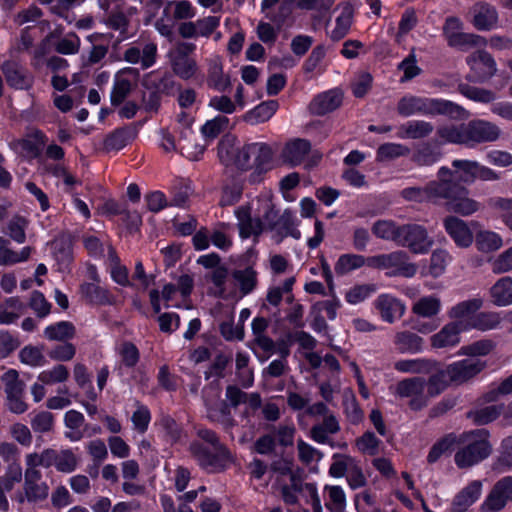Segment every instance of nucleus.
Returning <instances> with one entry per match:
<instances>
[{
	"label": "nucleus",
	"mask_w": 512,
	"mask_h": 512,
	"mask_svg": "<svg viewBox=\"0 0 512 512\" xmlns=\"http://www.w3.org/2000/svg\"><path fill=\"white\" fill-rule=\"evenodd\" d=\"M344 413L348 421L354 425L359 424L363 418L364 413L360 408L355 395L352 392H345L343 396Z\"/></svg>",
	"instance_id": "69168bd1"
},
{
	"label": "nucleus",
	"mask_w": 512,
	"mask_h": 512,
	"mask_svg": "<svg viewBox=\"0 0 512 512\" xmlns=\"http://www.w3.org/2000/svg\"><path fill=\"white\" fill-rule=\"evenodd\" d=\"M196 434L201 441L195 440L189 446L193 459L208 473L226 470L233 458L229 449L220 442L218 435L207 428L197 429Z\"/></svg>",
	"instance_id": "f257e3e1"
},
{
	"label": "nucleus",
	"mask_w": 512,
	"mask_h": 512,
	"mask_svg": "<svg viewBox=\"0 0 512 512\" xmlns=\"http://www.w3.org/2000/svg\"><path fill=\"white\" fill-rule=\"evenodd\" d=\"M397 112L404 117L415 114L445 115L455 120L467 119L469 117V112L466 109L452 101L413 95L404 96L399 100Z\"/></svg>",
	"instance_id": "7ed1b4c3"
},
{
	"label": "nucleus",
	"mask_w": 512,
	"mask_h": 512,
	"mask_svg": "<svg viewBox=\"0 0 512 512\" xmlns=\"http://www.w3.org/2000/svg\"><path fill=\"white\" fill-rule=\"evenodd\" d=\"M340 431V424L334 414L326 415L321 423L314 425L310 430V437L319 444H333L330 442L329 435Z\"/></svg>",
	"instance_id": "c756f323"
},
{
	"label": "nucleus",
	"mask_w": 512,
	"mask_h": 512,
	"mask_svg": "<svg viewBox=\"0 0 512 512\" xmlns=\"http://www.w3.org/2000/svg\"><path fill=\"white\" fill-rule=\"evenodd\" d=\"M123 72L116 75L113 89L111 92V104L118 106L124 102L132 91V83L129 79L123 77Z\"/></svg>",
	"instance_id": "bf43d9fd"
},
{
	"label": "nucleus",
	"mask_w": 512,
	"mask_h": 512,
	"mask_svg": "<svg viewBox=\"0 0 512 512\" xmlns=\"http://www.w3.org/2000/svg\"><path fill=\"white\" fill-rule=\"evenodd\" d=\"M324 493L327 494L325 506L331 512H343L346 508V494L341 486L326 485Z\"/></svg>",
	"instance_id": "603ef678"
},
{
	"label": "nucleus",
	"mask_w": 512,
	"mask_h": 512,
	"mask_svg": "<svg viewBox=\"0 0 512 512\" xmlns=\"http://www.w3.org/2000/svg\"><path fill=\"white\" fill-rule=\"evenodd\" d=\"M368 267L386 270L390 277L411 278L417 273V265L410 262L408 254L402 250L369 256Z\"/></svg>",
	"instance_id": "39448f33"
},
{
	"label": "nucleus",
	"mask_w": 512,
	"mask_h": 512,
	"mask_svg": "<svg viewBox=\"0 0 512 512\" xmlns=\"http://www.w3.org/2000/svg\"><path fill=\"white\" fill-rule=\"evenodd\" d=\"M393 343L400 353L415 354L422 350L423 338L411 331H399L394 336Z\"/></svg>",
	"instance_id": "e433bc0d"
},
{
	"label": "nucleus",
	"mask_w": 512,
	"mask_h": 512,
	"mask_svg": "<svg viewBox=\"0 0 512 512\" xmlns=\"http://www.w3.org/2000/svg\"><path fill=\"white\" fill-rule=\"evenodd\" d=\"M475 243L479 251L489 253L500 249L503 240L496 232L484 230L476 234Z\"/></svg>",
	"instance_id": "5fc2aeb1"
},
{
	"label": "nucleus",
	"mask_w": 512,
	"mask_h": 512,
	"mask_svg": "<svg viewBox=\"0 0 512 512\" xmlns=\"http://www.w3.org/2000/svg\"><path fill=\"white\" fill-rule=\"evenodd\" d=\"M410 153V149L399 143H385L377 149V161H389L402 156H407Z\"/></svg>",
	"instance_id": "e2e57ef3"
},
{
	"label": "nucleus",
	"mask_w": 512,
	"mask_h": 512,
	"mask_svg": "<svg viewBox=\"0 0 512 512\" xmlns=\"http://www.w3.org/2000/svg\"><path fill=\"white\" fill-rule=\"evenodd\" d=\"M333 462L329 468V474L334 478H341L347 476L348 473L354 468L358 461L347 454H334Z\"/></svg>",
	"instance_id": "6e6d98bb"
},
{
	"label": "nucleus",
	"mask_w": 512,
	"mask_h": 512,
	"mask_svg": "<svg viewBox=\"0 0 512 512\" xmlns=\"http://www.w3.org/2000/svg\"><path fill=\"white\" fill-rule=\"evenodd\" d=\"M398 237L397 245L408 248L414 254H425L434 244L426 228L419 224L401 225Z\"/></svg>",
	"instance_id": "9b49d317"
},
{
	"label": "nucleus",
	"mask_w": 512,
	"mask_h": 512,
	"mask_svg": "<svg viewBox=\"0 0 512 512\" xmlns=\"http://www.w3.org/2000/svg\"><path fill=\"white\" fill-rule=\"evenodd\" d=\"M455 180L459 183L472 184L476 180L478 162L474 160L456 159L453 160Z\"/></svg>",
	"instance_id": "a18cd8bd"
},
{
	"label": "nucleus",
	"mask_w": 512,
	"mask_h": 512,
	"mask_svg": "<svg viewBox=\"0 0 512 512\" xmlns=\"http://www.w3.org/2000/svg\"><path fill=\"white\" fill-rule=\"evenodd\" d=\"M472 24L478 31L497 28L499 15L495 6L485 1L476 2L471 8Z\"/></svg>",
	"instance_id": "f3484780"
},
{
	"label": "nucleus",
	"mask_w": 512,
	"mask_h": 512,
	"mask_svg": "<svg viewBox=\"0 0 512 512\" xmlns=\"http://www.w3.org/2000/svg\"><path fill=\"white\" fill-rule=\"evenodd\" d=\"M426 380L422 377L406 378L399 381L394 390L398 398H408V406L413 411L422 410L428 405L429 396L425 393Z\"/></svg>",
	"instance_id": "1a4fd4ad"
},
{
	"label": "nucleus",
	"mask_w": 512,
	"mask_h": 512,
	"mask_svg": "<svg viewBox=\"0 0 512 512\" xmlns=\"http://www.w3.org/2000/svg\"><path fill=\"white\" fill-rule=\"evenodd\" d=\"M447 42L450 46L466 51L477 45L484 46L486 40L476 34H447Z\"/></svg>",
	"instance_id": "13d9d810"
},
{
	"label": "nucleus",
	"mask_w": 512,
	"mask_h": 512,
	"mask_svg": "<svg viewBox=\"0 0 512 512\" xmlns=\"http://www.w3.org/2000/svg\"><path fill=\"white\" fill-rule=\"evenodd\" d=\"M368 266V257L360 254L346 253L342 254L335 263L334 270L337 275H346L363 266Z\"/></svg>",
	"instance_id": "c03bdc74"
},
{
	"label": "nucleus",
	"mask_w": 512,
	"mask_h": 512,
	"mask_svg": "<svg viewBox=\"0 0 512 512\" xmlns=\"http://www.w3.org/2000/svg\"><path fill=\"white\" fill-rule=\"evenodd\" d=\"M25 309L18 297H9L0 305V324L9 325L20 318Z\"/></svg>",
	"instance_id": "37998d69"
},
{
	"label": "nucleus",
	"mask_w": 512,
	"mask_h": 512,
	"mask_svg": "<svg viewBox=\"0 0 512 512\" xmlns=\"http://www.w3.org/2000/svg\"><path fill=\"white\" fill-rule=\"evenodd\" d=\"M484 430L463 433L458 436V443L463 446L455 453V464L459 468H469L486 459L492 451L491 444Z\"/></svg>",
	"instance_id": "20e7f679"
},
{
	"label": "nucleus",
	"mask_w": 512,
	"mask_h": 512,
	"mask_svg": "<svg viewBox=\"0 0 512 512\" xmlns=\"http://www.w3.org/2000/svg\"><path fill=\"white\" fill-rule=\"evenodd\" d=\"M46 142V136L41 131L36 130L28 135L27 138L13 141L10 146L15 150H21L27 157L36 158L40 155Z\"/></svg>",
	"instance_id": "cd10ccee"
},
{
	"label": "nucleus",
	"mask_w": 512,
	"mask_h": 512,
	"mask_svg": "<svg viewBox=\"0 0 512 512\" xmlns=\"http://www.w3.org/2000/svg\"><path fill=\"white\" fill-rule=\"evenodd\" d=\"M451 382L450 374H448V367L430 376L426 382L427 395L434 397L440 394Z\"/></svg>",
	"instance_id": "338daca9"
},
{
	"label": "nucleus",
	"mask_w": 512,
	"mask_h": 512,
	"mask_svg": "<svg viewBox=\"0 0 512 512\" xmlns=\"http://www.w3.org/2000/svg\"><path fill=\"white\" fill-rule=\"evenodd\" d=\"M257 284V272L252 267L236 269L232 272L231 287L237 289V297L250 294Z\"/></svg>",
	"instance_id": "a878e982"
},
{
	"label": "nucleus",
	"mask_w": 512,
	"mask_h": 512,
	"mask_svg": "<svg viewBox=\"0 0 512 512\" xmlns=\"http://www.w3.org/2000/svg\"><path fill=\"white\" fill-rule=\"evenodd\" d=\"M468 193L465 187L458 185L451 200L445 203L447 210L462 216H469L477 212L481 204L470 198Z\"/></svg>",
	"instance_id": "4be33fe9"
},
{
	"label": "nucleus",
	"mask_w": 512,
	"mask_h": 512,
	"mask_svg": "<svg viewBox=\"0 0 512 512\" xmlns=\"http://www.w3.org/2000/svg\"><path fill=\"white\" fill-rule=\"evenodd\" d=\"M334 13H338L335 17L336 26L332 32H348L352 24L354 7L351 3L345 2L340 4Z\"/></svg>",
	"instance_id": "052dcab7"
},
{
	"label": "nucleus",
	"mask_w": 512,
	"mask_h": 512,
	"mask_svg": "<svg viewBox=\"0 0 512 512\" xmlns=\"http://www.w3.org/2000/svg\"><path fill=\"white\" fill-rule=\"evenodd\" d=\"M458 89L463 96L475 102L491 103L496 99L495 93L488 89L470 86L468 84H460Z\"/></svg>",
	"instance_id": "680f3d73"
},
{
	"label": "nucleus",
	"mask_w": 512,
	"mask_h": 512,
	"mask_svg": "<svg viewBox=\"0 0 512 512\" xmlns=\"http://www.w3.org/2000/svg\"><path fill=\"white\" fill-rule=\"evenodd\" d=\"M436 135L440 143H452L467 147L466 124L439 126Z\"/></svg>",
	"instance_id": "ea45409f"
},
{
	"label": "nucleus",
	"mask_w": 512,
	"mask_h": 512,
	"mask_svg": "<svg viewBox=\"0 0 512 512\" xmlns=\"http://www.w3.org/2000/svg\"><path fill=\"white\" fill-rule=\"evenodd\" d=\"M482 491V483L474 480L463 488L454 498L451 506V512H465L474 502H476Z\"/></svg>",
	"instance_id": "bb28decb"
},
{
	"label": "nucleus",
	"mask_w": 512,
	"mask_h": 512,
	"mask_svg": "<svg viewBox=\"0 0 512 512\" xmlns=\"http://www.w3.org/2000/svg\"><path fill=\"white\" fill-rule=\"evenodd\" d=\"M226 398L229 401V406L233 408L238 407L240 404H247L250 409L257 410L262 405L259 393H246L234 385L227 386Z\"/></svg>",
	"instance_id": "7c9ffc66"
},
{
	"label": "nucleus",
	"mask_w": 512,
	"mask_h": 512,
	"mask_svg": "<svg viewBox=\"0 0 512 512\" xmlns=\"http://www.w3.org/2000/svg\"><path fill=\"white\" fill-rule=\"evenodd\" d=\"M76 335V327L72 322L60 321L47 326L44 329V337L50 341H63L74 338Z\"/></svg>",
	"instance_id": "de8ad7c7"
},
{
	"label": "nucleus",
	"mask_w": 512,
	"mask_h": 512,
	"mask_svg": "<svg viewBox=\"0 0 512 512\" xmlns=\"http://www.w3.org/2000/svg\"><path fill=\"white\" fill-rule=\"evenodd\" d=\"M484 305V300L481 297H475L461 301L452 306L447 315L454 323H461L466 325L469 320L478 312Z\"/></svg>",
	"instance_id": "5701e85b"
},
{
	"label": "nucleus",
	"mask_w": 512,
	"mask_h": 512,
	"mask_svg": "<svg viewBox=\"0 0 512 512\" xmlns=\"http://www.w3.org/2000/svg\"><path fill=\"white\" fill-rule=\"evenodd\" d=\"M458 184L452 181H431L426 185L428 202L437 204L444 199L449 202L456 191Z\"/></svg>",
	"instance_id": "c9c22d12"
},
{
	"label": "nucleus",
	"mask_w": 512,
	"mask_h": 512,
	"mask_svg": "<svg viewBox=\"0 0 512 512\" xmlns=\"http://www.w3.org/2000/svg\"><path fill=\"white\" fill-rule=\"evenodd\" d=\"M207 84L218 92H225L231 85L230 77L223 73V65L219 57L209 60Z\"/></svg>",
	"instance_id": "2f4dec72"
},
{
	"label": "nucleus",
	"mask_w": 512,
	"mask_h": 512,
	"mask_svg": "<svg viewBox=\"0 0 512 512\" xmlns=\"http://www.w3.org/2000/svg\"><path fill=\"white\" fill-rule=\"evenodd\" d=\"M501 129L495 123L473 119L466 123L467 147L474 148L479 144L492 143L501 136Z\"/></svg>",
	"instance_id": "ddd939ff"
},
{
	"label": "nucleus",
	"mask_w": 512,
	"mask_h": 512,
	"mask_svg": "<svg viewBox=\"0 0 512 512\" xmlns=\"http://www.w3.org/2000/svg\"><path fill=\"white\" fill-rule=\"evenodd\" d=\"M375 308L382 320L390 324L400 319L406 310L405 304L390 294L379 295L375 300Z\"/></svg>",
	"instance_id": "aec40b11"
},
{
	"label": "nucleus",
	"mask_w": 512,
	"mask_h": 512,
	"mask_svg": "<svg viewBox=\"0 0 512 512\" xmlns=\"http://www.w3.org/2000/svg\"><path fill=\"white\" fill-rule=\"evenodd\" d=\"M372 233L382 240L398 243L400 226L392 220H377L372 226Z\"/></svg>",
	"instance_id": "4d7b16f0"
},
{
	"label": "nucleus",
	"mask_w": 512,
	"mask_h": 512,
	"mask_svg": "<svg viewBox=\"0 0 512 512\" xmlns=\"http://www.w3.org/2000/svg\"><path fill=\"white\" fill-rule=\"evenodd\" d=\"M232 276L228 277V272L225 268H216L212 273V282L218 289V296L224 299L236 298L237 289L231 287Z\"/></svg>",
	"instance_id": "8fccbe9b"
},
{
	"label": "nucleus",
	"mask_w": 512,
	"mask_h": 512,
	"mask_svg": "<svg viewBox=\"0 0 512 512\" xmlns=\"http://www.w3.org/2000/svg\"><path fill=\"white\" fill-rule=\"evenodd\" d=\"M128 142L129 131L125 128H119L105 137L103 148L106 152L118 151L124 148Z\"/></svg>",
	"instance_id": "774afa93"
},
{
	"label": "nucleus",
	"mask_w": 512,
	"mask_h": 512,
	"mask_svg": "<svg viewBox=\"0 0 512 512\" xmlns=\"http://www.w3.org/2000/svg\"><path fill=\"white\" fill-rule=\"evenodd\" d=\"M226 153L237 169L242 171L253 169L248 178L252 184L260 182L262 176L271 168L273 152L266 143H247L231 147L230 150H226Z\"/></svg>",
	"instance_id": "f03ea898"
},
{
	"label": "nucleus",
	"mask_w": 512,
	"mask_h": 512,
	"mask_svg": "<svg viewBox=\"0 0 512 512\" xmlns=\"http://www.w3.org/2000/svg\"><path fill=\"white\" fill-rule=\"evenodd\" d=\"M504 405H490L476 408L467 413V418L476 425H486L496 420L504 410Z\"/></svg>",
	"instance_id": "09e8293b"
},
{
	"label": "nucleus",
	"mask_w": 512,
	"mask_h": 512,
	"mask_svg": "<svg viewBox=\"0 0 512 512\" xmlns=\"http://www.w3.org/2000/svg\"><path fill=\"white\" fill-rule=\"evenodd\" d=\"M9 240L0 237V265L10 266L26 261L31 253L30 247H24L20 252L12 250Z\"/></svg>",
	"instance_id": "49530a36"
},
{
	"label": "nucleus",
	"mask_w": 512,
	"mask_h": 512,
	"mask_svg": "<svg viewBox=\"0 0 512 512\" xmlns=\"http://www.w3.org/2000/svg\"><path fill=\"white\" fill-rule=\"evenodd\" d=\"M41 467L28 453L25 455L23 491L29 503L44 501L49 496V485L43 481Z\"/></svg>",
	"instance_id": "423d86ee"
},
{
	"label": "nucleus",
	"mask_w": 512,
	"mask_h": 512,
	"mask_svg": "<svg viewBox=\"0 0 512 512\" xmlns=\"http://www.w3.org/2000/svg\"><path fill=\"white\" fill-rule=\"evenodd\" d=\"M512 502V476L499 479L481 505L484 512H499Z\"/></svg>",
	"instance_id": "2eb2a0df"
},
{
	"label": "nucleus",
	"mask_w": 512,
	"mask_h": 512,
	"mask_svg": "<svg viewBox=\"0 0 512 512\" xmlns=\"http://www.w3.org/2000/svg\"><path fill=\"white\" fill-rule=\"evenodd\" d=\"M441 300L439 297L430 295L420 298L412 306V312L423 318H432L441 310Z\"/></svg>",
	"instance_id": "3c124183"
},
{
	"label": "nucleus",
	"mask_w": 512,
	"mask_h": 512,
	"mask_svg": "<svg viewBox=\"0 0 512 512\" xmlns=\"http://www.w3.org/2000/svg\"><path fill=\"white\" fill-rule=\"evenodd\" d=\"M311 150V144L306 139H294L286 144L283 149V158L286 162L295 166L305 159Z\"/></svg>",
	"instance_id": "4c0bfd02"
},
{
	"label": "nucleus",
	"mask_w": 512,
	"mask_h": 512,
	"mask_svg": "<svg viewBox=\"0 0 512 512\" xmlns=\"http://www.w3.org/2000/svg\"><path fill=\"white\" fill-rule=\"evenodd\" d=\"M263 218L267 228L274 233L273 238L277 243L288 236L295 239L300 238L301 233L297 229V220L291 210L286 209L282 214H278V211L269 205Z\"/></svg>",
	"instance_id": "0eeeda50"
},
{
	"label": "nucleus",
	"mask_w": 512,
	"mask_h": 512,
	"mask_svg": "<svg viewBox=\"0 0 512 512\" xmlns=\"http://www.w3.org/2000/svg\"><path fill=\"white\" fill-rule=\"evenodd\" d=\"M457 443L458 436L454 433L445 435L431 447L427 456V462L430 464L437 462L442 455L451 452Z\"/></svg>",
	"instance_id": "864d4df0"
},
{
	"label": "nucleus",
	"mask_w": 512,
	"mask_h": 512,
	"mask_svg": "<svg viewBox=\"0 0 512 512\" xmlns=\"http://www.w3.org/2000/svg\"><path fill=\"white\" fill-rule=\"evenodd\" d=\"M82 296L90 303L96 305H112L115 297L98 283H84L80 287Z\"/></svg>",
	"instance_id": "f704fd0d"
},
{
	"label": "nucleus",
	"mask_w": 512,
	"mask_h": 512,
	"mask_svg": "<svg viewBox=\"0 0 512 512\" xmlns=\"http://www.w3.org/2000/svg\"><path fill=\"white\" fill-rule=\"evenodd\" d=\"M107 253L110 274L113 281L124 287L132 286L129 280V271L126 266L121 264L120 258L112 245L107 246Z\"/></svg>",
	"instance_id": "79ce46f5"
},
{
	"label": "nucleus",
	"mask_w": 512,
	"mask_h": 512,
	"mask_svg": "<svg viewBox=\"0 0 512 512\" xmlns=\"http://www.w3.org/2000/svg\"><path fill=\"white\" fill-rule=\"evenodd\" d=\"M501 321L500 313L495 311H483L476 313L465 326L467 331L475 329L486 332L498 328Z\"/></svg>",
	"instance_id": "72a5a7b5"
},
{
	"label": "nucleus",
	"mask_w": 512,
	"mask_h": 512,
	"mask_svg": "<svg viewBox=\"0 0 512 512\" xmlns=\"http://www.w3.org/2000/svg\"><path fill=\"white\" fill-rule=\"evenodd\" d=\"M6 395V405L10 412L23 414L28 410V404L24 401L25 383L19 379V373L10 369L1 376Z\"/></svg>",
	"instance_id": "9d476101"
},
{
	"label": "nucleus",
	"mask_w": 512,
	"mask_h": 512,
	"mask_svg": "<svg viewBox=\"0 0 512 512\" xmlns=\"http://www.w3.org/2000/svg\"><path fill=\"white\" fill-rule=\"evenodd\" d=\"M208 391L214 392V395L213 399L208 396L204 397L207 418L212 422L221 424L225 430L232 429L236 425V422L232 416L229 404L225 401H214L220 398V391L218 389L210 387L209 389H205L204 393Z\"/></svg>",
	"instance_id": "4468645a"
},
{
	"label": "nucleus",
	"mask_w": 512,
	"mask_h": 512,
	"mask_svg": "<svg viewBox=\"0 0 512 512\" xmlns=\"http://www.w3.org/2000/svg\"><path fill=\"white\" fill-rule=\"evenodd\" d=\"M7 83L16 89H27L31 86L32 80L26 70L15 61H5L1 66Z\"/></svg>",
	"instance_id": "c85d7f7f"
},
{
	"label": "nucleus",
	"mask_w": 512,
	"mask_h": 512,
	"mask_svg": "<svg viewBox=\"0 0 512 512\" xmlns=\"http://www.w3.org/2000/svg\"><path fill=\"white\" fill-rule=\"evenodd\" d=\"M29 454L41 467L50 468L54 466L61 473H72L79 464V459L72 449L55 450L46 448L40 453L32 452Z\"/></svg>",
	"instance_id": "6e6552de"
},
{
	"label": "nucleus",
	"mask_w": 512,
	"mask_h": 512,
	"mask_svg": "<svg viewBox=\"0 0 512 512\" xmlns=\"http://www.w3.org/2000/svg\"><path fill=\"white\" fill-rule=\"evenodd\" d=\"M237 218V226L241 238L258 237L264 229L263 222L260 218H253L251 216V209L249 206H240L235 210Z\"/></svg>",
	"instance_id": "412c9836"
},
{
	"label": "nucleus",
	"mask_w": 512,
	"mask_h": 512,
	"mask_svg": "<svg viewBox=\"0 0 512 512\" xmlns=\"http://www.w3.org/2000/svg\"><path fill=\"white\" fill-rule=\"evenodd\" d=\"M343 94L338 89H332L317 95L309 105L312 114L325 115L340 107Z\"/></svg>",
	"instance_id": "b1692460"
},
{
	"label": "nucleus",
	"mask_w": 512,
	"mask_h": 512,
	"mask_svg": "<svg viewBox=\"0 0 512 512\" xmlns=\"http://www.w3.org/2000/svg\"><path fill=\"white\" fill-rule=\"evenodd\" d=\"M433 131L432 123L424 120H412L399 127L397 136L401 139H422L428 137Z\"/></svg>",
	"instance_id": "473e14b6"
},
{
	"label": "nucleus",
	"mask_w": 512,
	"mask_h": 512,
	"mask_svg": "<svg viewBox=\"0 0 512 512\" xmlns=\"http://www.w3.org/2000/svg\"><path fill=\"white\" fill-rule=\"evenodd\" d=\"M278 107L279 104L275 100L265 101L246 112L242 119L251 125L263 123L268 121L275 114Z\"/></svg>",
	"instance_id": "a19ab883"
},
{
	"label": "nucleus",
	"mask_w": 512,
	"mask_h": 512,
	"mask_svg": "<svg viewBox=\"0 0 512 512\" xmlns=\"http://www.w3.org/2000/svg\"><path fill=\"white\" fill-rule=\"evenodd\" d=\"M69 378V370L63 364H57L51 369L42 371L38 375V380L45 385L63 383Z\"/></svg>",
	"instance_id": "0e129e2a"
},
{
	"label": "nucleus",
	"mask_w": 512,
	"mask_h": 512,
	"mask_svg": "<svg viewBox=\"0 0 512 512\" xmlns=\"http://www.w3.org/2000/svg\"><path fill=\"white\" fill-rule=\"evenodd\" d=\"M486 363L477 358H467L448 365L451 382L462 384L479 374Z\"/></svg>",
	"instance_id": "a211bd4d"
},
{
	"label": "nucleus",
	"mask_w": 512,
	"mask_h": 512,
	"mask_svg": "<svg viewBox=\"0 0 512 512\" xmlns=\"http://www.w3.org/2000/svg\"><path fill=\"white\" fill-rule=\"evenodd\" d=\"M467 331L466 326L461 323L449 322L439 332L432 335L431 345L434 348L454 347L460 343V333Z\"/></svg>",
	"instance_id": "393cba45"
},
{
	"label": "nucleus",
	"mask_w": 512,
	"mask_h": 512,
	"mask_svg": "<svg viewBox=\"0 0 512 512\" xmlns=\"http://www.w3.org/2000/svg\"><path fill=\"white\" fill-rule=\"evenodd\" d=\"M490 296L494 305L505 307L512 304V277L505 276L496 281L490 288Z\"/></svg>",
	"instance_id": "58836bf2"
},
{
	"label": "nucleus",
	"mask_w": 512,
	"mask_h": 512,
	"mask_svg": "<svg viewBox=\"0 0 512 512\" xmlns=\"http://www.w3.org/2000/svg\"><path fill=\"white\" fill-rule=\"evenodd\" d=\"M446 233L460 248H468L472 245L474 236L469 225L456 216H447L443 220Z\"/></svg>",
	"instance_id": "6ab92c4d"
},
{
	"label": "nucleus",
	"mask_w": 512,
	"mask_h": 512,
	"mask_svg": "<svg viewBox=\"0 0 512 512\" xmlns=\"http://www.w3.org/2000/svg\"><path fill=\"white\" fill-rule=\"evenodd\" d=\"M467 63L472 71V74L469 75L471 81L483 83L494 76L497 70L494 59L483 50L471 54L467 58Z\"/></svg>",
	"instance_id": "dca6fc26"
},
{
	"label": "nucleus",
	"mask_w": 512,
	"mask_h": 512,
	"mask_svg": "<svg viewBox=\"0 0 512 512\" xmlns=\"http://www.w3.org/2000/svg\"><path fill=\"white\" fill-rule=\"evenodd\" d=\"M195 45L189 42H177L169 52L173 72L181 79L188 80L194 77L198 71L197 63L189 57Z\"/></svg>",
	"instance_id": "f8f14e48"
}]
</instances>
